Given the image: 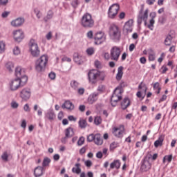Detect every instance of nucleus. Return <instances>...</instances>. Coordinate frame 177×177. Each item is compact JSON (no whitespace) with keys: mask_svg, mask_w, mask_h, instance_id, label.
<instances>
[{"mask_svg":"<svg viewBox=\"0 0 177 177\" xmlns=\"http://www.w3.org/2000/svg\"><path fill=\"white\" fill-rule=\"evenodd\" d=\"M88 77L90 84H94L98 81H104V78H106V72L93 69L88 73Z\"/></svg>","mask_w":177,"mask_h":177,"instance_id":"nucleus-1","label":"nucleus"},{"mask_svg":"<svg viewBox=\"0 0 177 177\" xmlns=\"http://www.w3.org/2000/svg\"><path fill=\"white\" fill-rule=\"evenodd\" d=\"M80 24L84 28H92L95 26V19L89 13H86L81 19Z\"/></svg>","mask_w":177,"mask_h":177,"instance_id":"nucleus-2","label":"nucleus"},{"mask_svg":"<svg viewBox=\"0 0 177 177\" xmlns=\"http://www.w3.org/2000/svg\"><path fill=\"white\" fill-rule=\"evenodd\" d=\"M109 35L111 39L120 41L121 38V29L115 24H111L109 28Z\"/></svg>","mask_w":177,"mask_h":177,"instance_id":"nucleus-3","label":"nucleus"},{"mask_svg":"<svg viewBox=\"0 0 177 177\" xmlns=\"http://www.w3.org/2000/svg\"><path fill=\"white\" fill-rule=\"evenodd\" d=\"M48 56L47 55H42L39 57L35 63V68L37 71L41 73V71H44L46 67V64H48Z\"/></svg>","mask_w":177,"mask_h":177,"instance_id":"nucleus-4","label":"nucleus"},{"mask_svg":"<svg viewBox=\"0 0 177 177\" xmlns=\"http://www.w3.org/2000/svg\"><path fill=\"white\" fill-rule=\"evenodd\" d=\"M29 49L30 54L33 57H39V55H41V50H39L37 41L34 39L30 40Z\"/></svg>","mask_w":177,"mask_h":177,"instance_id":"nucleus-5","label":"nucleus"},{"mask_svg":"<svg viewBox=\"0 0 177 177\" xmlns=\"http://www.w3.org/2000/svg\"><path fill=\"white\" fill-rule=\"evenodd\" d=\"M121 95H122V90L121 88H116L111 98V104L113 107H115L117 106V103L122 99Z\"/></svg>","mask_w":177,"mask_h":177,"instance_id":"nucleus-6","label":"nucleus"},{"mask_svg":"<svg viewBox=\"0 0 177 177\" xmlns=\"http://www.w3.org/2000/svg\"><path fill=\"white\" fill-rule=\"evenodd\" d=\"M112 133L115 138L122 139L125 134V126H124V124H120L118 127H113L112 129Z\"/></svg>","mask_w":177,"mask_h":177,"instance_id":"nucleus-7","label":"nucleus"},{"mask_svg":"<svg viewBox=\"0 0 177 177\" xmlns=\"http://www.w3.org/2000/svg\"><path fill=\"white\" fill-rule=\"evenodd\" d=\"M88 142H94L97 146H102L103 145V138L100 134H90L87 137Z\"/></svg>","mask_w":177,"mask_h":177,"instance_id":"nucleus-8","label":"nucleus"},{"mask_svg":"<svg viewBox=\"0 0 177 177\" xmlns=\"http://www.w3.org/2000/svg\"><path fill=\"white\" fill-rule=\"evenodd\" d=\"M121 48L118 46H113L111 48L110 50V55L111 60H114L115 62H118V59H120V56L121 55Z\"/></svg>","mask_w":177,"mask_h":177,"instance_id":"nucleus-9","label":"nucleus"},{"mask_svg":"<svg viewBox=\"0 0 177 177\" xmlns=\"http://www.w3.org/2000/svg\"><path fill=\"white\" fill-rule=\"evenodd\" d=\"M120 10V5L115 3L109 7L108 11V17L109 19H115L117 15H118V11Z\"/></svg>","mask_w":177,"mask_h":177,"instance_id":"nucleus-10","label":"nucleus"},{"mask_svg":"<svg viewBox=\"0 0 177 177\" xmlns=\"http://www.w3.org/2000/svg\"><path fill=\"white\" fill-rule=\"evenodd\" d=\"M31 88H24L19 92V97L24 101V102H28V100H30L31 97Z\"/></svg>","mask_w":177,"mask_h":177,"instance_id":"nucleus-11","label":"nucleus"},{"mask_svg":"<svg viewBox=\"0 0 177 177\" xmlns=\"http://www.w3.org/2000/svg\"><path fill=\"white\" fill-rule=\"evenodd\" d=\"M94 41L95 45H100L106 41V35L103 32H97L94 35Z\"/></svg>","mask_w":177,"mask_h":177,"instance_id":"nucleus-12","label":"nucleus"},{"mask_svg":"<svg viewBox=\"0 0 177 177\" xmlns=\"http://www.w3.org/2000/svg\"><path fill=\"white\" fill-rule=\"evenodd\" d=\"M148 17H149V10H145L144 13L142 11H140L138 17L137 21L139 24H142V22L144 21L145 25L147 26Z\"/></svg>","mask_w":177,"mask_h":177,"instance_id":"nucleus-13","label":"nucleus"},{"mask_svg":"<svg viewBox=\"0 0 177 177\" xmlns=\"http://www.w3.org/2000/svg\"><path fill=\"white\" fill-rule=\"evenodd\" d=\"M9 86L10 91H17V89L21 88V80L18 78L15 79L10 82Z\"/></svg>","mask_w":177,"mask_h":177,"instance_id":"nucleus-14","label":"nucleus"},{"mask_svg":"<svg viewBox=\"0 0 177 177\" xmlns=\"http://www.w3.org/2000/svg\"><path fill=\"white\" fill-rule=\"evenodd\" d=\"M12 34L16 42H21L24 39V32L21 30H14Z\"/></svg>","mask_w":177,"mask_h":177,"instance_id":"nucleus-15","label":"nucleus"},{"mask_svg":"<svg viewBox=\"0 0 177 177\" xmlns=\"http://www.w3.org/2000/svg\"><path fill=\"white\" fill-rule=\"evenodd\" d=\"M133 26V20L130 19L127 21L123 27V32L126 34L129 32H132V27Z\"/></svg>","mask_w":177,"mask_h":177,"instance_id":"nucleus-16","label":"nucleus"},{"mask_svg":"<svg viewBox=\"0 0 177 177\" xmlns=\"http://www.w3.org/2000/svg\"><path fill=\"white\" fill-rule=\"evenodd\" d=\"M142 172H147V171H150L151 169V164L149 160H144L141 167H140Z\"/></svg>","mask_w":177,"mask_h":177,"instance_id":"nucleus-17","label":"nucleus"},{"mask_svg":"<svg viewBox=\"0 0 177 177\" xmlns=\"http://www.w3.org/2000/svg\"><path fill=\"white\" fill-rule=\"evenodd\" d=\"M73 60L77 64H82L85 60V58L78 53H75L73 55Z\"/></svg>","mask_w":177,"mask_h":177,"instance_id":"nucleus-18","label":"nucleus"},{"mask_svg":"<svg viewBox=\"0 0 177 177\" xmlns=\"http://www.w3.org/2000/svg\"><path fill=\"white\" fill-rule=\"evenodd\" d=\"M44 172H45L44 167L39 166L35 169L34 175L35 177H40L44 175Z\"/></svg>","mask_w":177,"mask_h":177,"instance_id":"nucleus-19","label":"nucleus"},{"mask_svg":"<svg viewBox=\"0 0 177 177\" xmlns=\"http://www.w3.org/2000/svg\"><path fill=\"white\" fill-rule=\"evenodd\" d=\"M157 16V14H156L155 12L150 13V17H152L151 19L149 21V24L147 25V27L149 28V30H153V28H154V17Z\"/></svg>","mask_w":177,"mask_h":177,"instance_id":"nucleus-20","label":"nucleus"},{"mask_svg":"<svg viewBox=\"0 0 177 177\" xmlns=\"http://www.w3.org/2000/svg\"><path fill=\"white\" fill-rule=\"evenodd\" d=\"M110 169H120L121 167V160H115L110 164Z\"/></svg>","mask_w":177,"mask_h":177,"instance_id":"nucleus-21","label":"nucleus"},{"mask_svg":"<svg viewBox=\"0 0 177 177\" xmlns=\"http://www.w3.org/2000/svg\"><path fill=\"white\" fill-rule=\"evenodd\" d=\"M23 23H24V19L17 18L11 21V26H12V27H20Z\"/></svg>","mask_w":177,"mask_h":177,"instance_id":"nucleus-22","label":"nucleus"},{"mask_svg":"<svg viewBox=\"0 0 177 177\" xmlns=\"http://www.w3.org/2000/svg\"><path fill=\"white\" fill-rule=\"evenodd\" d=\"M165 139V136H160L157 140L154 142V146L157 149L158 147L162 146V143L164 142V140Z\"/></svg>","mask_w":177,"mask_h":177,"instance_id":"nucleus-23","label":"nucleus"},{"mask_svg":"<svg viewBox=\"0 0 177 177\" xmlns=\"http://www.w3.org/2000/svg\"><path fill=\"white\" fill-rule=\"evenodd\" d=\"M131 106V101L129 100V98L126 97L124 98L122 103H121V107L123 110H126V109H128Z\"/></svg>","mask_w":177,"mask_h":177,"instance_id":"nucleus-24","label":"nucleus"},{"mask_svg":"<svg viewBox=\"0 0 177 177\" xmlns=\"http://www.w3.org/2000/svg\"><path fill=\"white\" fill-rule=\"evenodd\" d=\"M46 118L49 120V121H53L56 118V115L53 110H50L46 113Z\"/></svg>","mask_w":177,"mask_h":177,"instance_id":"nucleus-25","label":"nucleus"},{"mask_svg":"<svg viewBox=\"0 0 177 177\" xmlns=\"http://www.w3.org/2000/svg\"><path fill=\"white\" fill-rule=\"evenodd\" d=\"M97 96H99V93H93L88 97V102L90 104H93V103H95V102L97 100Z\"/></svg>","mask_w":177,"mask_h":177,"instance_id":"nucleus-26","label":"nucleus"},{"mask_svg":"<svg viewBox=\"0 0 177 177\" xmlns=\"http://www.w3.org/2000/svg\"><path fill=\"white\" fill-rule=\"evenodd\" d=\"M62 109H66L67 110H74V104L70 101H66L62 105Z\"/></svg>","mask_w":177,"mask_h":177,"instance_id":"nucleus-27","label":"nucleus"},{"mask_svg":"<svg viewBox=\"0 0 177 177\" xmlns=\"http://www.w3.org/2000/svg\"><path fill=\"white\" fill-rule=\"evenodd\" d=\"M122 75H124V67L119 66L118 68V73L116 74L117 81H121V78H122Z\"/></svg>","mask_w":177,"mask_h":177,"instance_id":"nucleus-28","label":"nucleus"},{"mask_svg":"<svg viewBox=\"0 0 177 177\" xmlns=\"http://www.w3.org/2000/svg\"><path fill=\"white\" fill-rule=\"evenodd\" d=\"M15 75L17 78L23 77V75H25L24 70L22 69L21 67L17 66L15 69Z\"/></svg>","mask_w":177,"mask_h":177,"instance_id":"nucleus-29","label":"nucleus"},{"mask_svg":"<svg viewBox=\"0 0 177 177\" xmlns=\"http://www.w3.org/2000/svg\"><path fill=\"white\" fill-rule=\"evenodd\" d=\"M65 136L66 138H73L74 136V129L71 127H68L65 130Z\"/></svg>","mask_w":177,"mask_h":177,"instance_id":"nucleus-30","label":"nucleus"},{"mask_svg":"<svg viewBox=\"0 0 177 177\" xmlns=\"http://www.w3.org/2000/svg\"><path fill=\"white\" fill-rule=\"evenodd\" d=\"M148 59L149 62H154L156 60V53L153 50H149L148 51Z\"/></svg>","mask_w":177,"mask_h":177,"instance_id":"nucleus-31","label":"nucleus"},{"mask_svg":"<svg viewBox=\"0 0 177 177\" xmlns=\"http://www.w3.org/2000/svg\"><path fill=\"white\" fill-rule=\"evenodd\" d=\"M75 167H73L72 172H73V174H77V175L81 174V164L76 163Z\"/></svg>","mask_w":177,"mask_h":177,"instance_id":"nucleus-32","label":"nucleus"},{"mask_svg":"<svg viewBox=\"0 0 177 177\" xmlns=\"http://www.w3.org/2000/svg\"><path fill=\"white\" fill-rule=\"evenodd\" d=\"M139 91H142L144 93H146L147 92V86L146 84L143 82H141L138 86Z\"/></svg>","mask_w":177,"mask_h":177,"instance_id":"nucleus-33","label":"nucleus"},{"mask_svg":"<svg viewBox=\"0 0 177 177\" xmlns=\"http://www.w3.org/2000/svg\"><path fill=\"white\" fill-rule=\"evenodd\" d=\"M153 90L155 91L156 95H160V93L161 92V86H160V83L156 82L153 84Z\"/></svg>","mask_w":177,"mask_h":177,"instance_id":"nucleus-34","label":"nucleus"},{"mask_svg":"<svg viewBox=\"0 0 177 177\" xmlns=\"http://www.w3.org/2000/svg\"><path fill=\"white\" fill-rule=\"evenodd\" d=\"M174 37L171 35H168L165 40V44L167 46H170L171 44H172V39Z\"/></svg>","mask_w":177,"mask_h":177,"instance_id":"nucleus-35","label":"nucleus"},{"mask_svg":"<svg viewBox=\"0 0 177 177\" xmlns=\"http://www.w3.org/2000/svg\"><path fill=\"white\" fill-rule=\"evenodd\" d=\"M86 125H88V123L86 122V120L85 119H80L79 121V127L84 129L86 128Z\"/></svg>","mask_w":177,"mask_h":177,"instance_id":"nucleus-36","label":"nucleus"},{"mask_svg":"<svg viewBox=\"0 0 177 177\" xmlns=\"http://www.w3.org/2000/svg\"><path fill=\"white\" fill-rule=\"evenodd\" d=\"M21 81V86H24L26 84H27L28 77L26 76V75H24L23 76H21V77L19 78Z\"/></svg>","mask_w":177,"mask_h":177,"instance_id":"nucleus-37","label":"nucleus"},{"mask_svg":"<svg viewBox=\"0 0 177 177\" xmlns=\"http://www.w3.org/2000/svg\"><path fill=\"white\" fill-rule=\"evenodd\" d=\"M117 147H120V144L115 141L113 142L110 145V150L111 151H114Z\"/></svg>","mask_w":177,"mask_h":177,"instance_id":"nucleus-38","label":"nucleus"},{"mask_svg":"<svg viewBox=\"0 0 177 177\" xmlns=\"http://www.w3.org/2000/svg\"><path fill=\"white\" fill-rule=\"evenodd\" d=\"M49 164H50V158H44L43 162H42V167L43 168L44 167H49Z\"/></svg>","mask_w":177,"mask_h":177,"instance_id":"nucleus-39","label":"nucleus"},{"mask_svg":"<svg viewBox=\"0 0 177 177\" xmlns=\"http://www.w3.org/2000/svg\"><path fill=\"white\" fill-rule=\"evenodd\" d=\"M71 86L73 89H78V86H80V83L75 80H72L71 82Z\"/></svg>","mask_w":177,"mask_h":177,"instance_id":"nucleus-40","label":"nucleus"},{"mask_svg":"<svg viewBox=\"0 0 177 177\" xmlns=\"http://www.w3.org/2000/svg\"><path fill=\"white\" fill-rule=\"evenodd\" d=\"M172 154L170 155H166L164 158H163V164H165V161H168V162H171L172 161Z\"/></svg>","mask_w":177,"mask_h":177,"instance_id":"nucleus-41","label":"nucleus"},{"mask_svg":"<svg viewBox=\"0 0 177 177\" xmlns=\"http://www.w3.org/2000/svg\"><path fill=\"white\" fill-rule=\"evenodd\" d=\"M52 17H53V12L52 10H49L48 12L47 16L44 17V21H48L50 20V19H52Z\"/></svg>","mask_w":177,"mask_h":177,"instance_id":"nucleus-42","label":"nucleus"},{"mask_svg":"<svg viewBox=\"0 0 177 177\" xmlns=\"http://www.w3.org/2000/svg\"><path fill=\"white\" fill-rule=\"evenodd\" d=\"M94 123L95 125H100L102 124V118L100 116H96L94 119Z\"/></svg>","mask_w":177,"mask_h":177,"instance_id":"nucleus-43","label":"nucleus"},{"mask_svg":"<svg viewBox=\"0 0 177 177\" xmlns=\"http://www.w3.org/2000/svg\"><path fill=\"white\" fill-rule=\"evenodd\" d=\"M86 53L88 56H92L95 53V48L93 47L87 48Z\"/></svg>","mask_w":177,"mask_h":177,"instance_id":"nucleus-44","label":"nucleus"},{"mask_svg":"<svg viewBox=\"0 0 177 177\" xmlns=\"http://www.w3.org/2000/svg\"><path fill=\"white\" fill-rule=\"evenodd\" d=\"M14 67L15 66H13V64L12 62H8L6 64V68H7V70H8V71H12Z\"/></svg>","mask_w":177,"mask_h":177,"instance_id":"nucleus-45","label":"nucleus"},{"mask_svg":"<svg viewBox=\"0 0 177 177\" xmlns=\"http://www.w3.org/2000/svg\"><path fill=\"white\" fill-rule=\"evenodd\" d=\"M6 46V44H5V42L0 41V53H3L5 52V48Z\"/></svg>","mask_w":177,"mask_h":177,"instance_id":"nucleus-46","label":"nucleus"},{"mask_svg":"<svg viewBox=\"0 0 177 177\" xmlns=\"http://www.w3.org/2000/svg\"><path fill=\"white\" fill-rule=\"evenodd\" d=\"M1 158L3 161H5L6 162H8V158H9V155H8V152H4L1 155Z\"/></svg>","mask_w":177,"mask_h":177,"instance_id":"nucleus-47","label":"nucleus"},{"mask_svg":"<svg viewBox=\"0 0 177 177\" xmlns=\"http://www.w3.org/2000/svg\"><path fill=\"white\" fill-rule=\"evenodd\" d=\"M85 143V138L84 137H80L77 141V145L78 146H82Z\"/></svg>","mask_w":177,"mask_h":177,"instance_id":"nucleus-48","label":"nucleus"},{"mask_svg":"<svg viewBox=\"0 0 177 177\" xmlns=\"http://www.w3.org/2000/svg\"><path fill=\"white\" fill-rule=\"evenodd\" d=\"M35 13L37 19H41V17L42 16V13H41V11H39V10H38V8L35 9Z\"/></svg>","mask_w":177,"mask_h":177,"instance_id":"nucleus-49","label":"nucleus"},{"mask_svg":"<svg viewBox=\"0 0 177 177\" xmlns=\"http://www.w3.org/2000/svg\"><path fill=\"white\" fill-rule=\"evenodd\" d=\"M168 71V68L165 66H162L160 70L161 74H165Z\"/></svg>","mask_w":177,"mask_h":177,"instance_id":"nucleus-50","label":"nucleus"},{"mask_svg":"<svg viewBox=\"0 0 177 177\" xmlns=\"http://www.w3.org/2000/svg\"><path fill=\"white\" fill-rule=\"evenodd\" d=\"M167 95L163 94L162 97L160 98L158 103H162V102H165V100H167Z\"/></svg>","mask_w":177,"mask_h":177,"instance_id":"nucleus-51","label":"nucleus"},{"mask_svg":"<svg viewBox=\"0 0 177 177\" xmlns=\"http://www.w3.org/2000/svg\"><path fill=\"white\" fill-rule=\"evenodd\" d=\"M13 53L15 55H20V48H19V47H17V46L14 48Z\"/></svg>","mask_w":177,"mask_h":177,"instance_id":"nucleus-52","label":"nucleus"},{"mask_svg":"<svg viewBox=\"0 0 177 177\" xmlns=\"http://www.w3.org/2000/svg\"><path fill=\"white\" fill-rule=\"evenodd\" d=\"M136 96L138 97V99H140V100H143V99H145V96L142 95V91H140L137 92Z\"/></svg>","mask_w":177,"mask_h":177,"instance_id":"nucleus-53","label":"nucleus"},{"mask_svg":"<svg viewBox=\"0 0 177 177\" xmlns=\"http://www.w3.org/2000/svg\"><path fill=\"white\" fill-rule=\"evenodd\" d=\"M164 57H165V54L164 53H162L160 55V57L158 59V63H160V64L162 63V60H164Z\"/></svg>","mask_w":177,"mask_h":177,"instance_id":"nucleus-54","label":"nucleus"},{"mask_svg":"<svg viewBox=\"0 0 177 177\" xmlns=\"http://www.w3.org/2000/svg\"><path fill=\"white\" fill-rule=\"evenodd\" d=\"M53 33L52 32H48V34L46 35V38L48 41H50L52 39Z\"/></svg>","mask_w":177,"mask_h":177,"instance_id":"nucleus-55","label":"nucleus"},{"mask_svg":"<svg viewBox=\"0 0 177 177\" xmlns=\"http://www.w3.org/2000/svg\"><path fill=\"white\" fill-rule=\"evenodd\" d=\"M87 37H88L90 39H92L93 38V32L92 30H89L87 34Z\"/></svg>","mask_w":177,"mask_h":177,"instance_id":"nucleus-56","label":"nucleus"},{"mask_svg":"<svg viewBox=\"0 0 177 177\" xmlns=\"http://www.w3.org/2000/svg\"><path fill=\"white\" fill-rule=\"evenodd\" d=\"M11 106L12 107V109H17V107H19V103L13 101L11 102Z\"/></svg>","mask_w":177,"mask_h":177,"instance_id":"nucleus-57","label":"nucleus"},{"mask_svg":"<svg viewBox=\"0 0 177 177\" xmlns=\"http://www.w3.org/2000/svg\"><path fill=\"white\" fill-rule=\"evenodd\" d=\"M77 93L79 95H84L85 93V88H80L77 89Z\"/></svg>","mask_w":177,"mask_h":177,"instance_id":"nucleus-58","label":"nucleus"},{"mask_svg":"<svg viewBox=\"0 0 177 177\" xmlns=\"http://www.w3.org/2000/svg\"><path fill=\"white\" fill-rule=\"evenodd\" d=\"M62 62H67L68 63H71V58L68 57L66 56H64L62 59Z\"/></svg>","mask_w":177,"mask_h":177,"instance_id":"nucleus-59","label":"nucleus"},{"mask_svg":"<svg viewBox=\"0 0 177 177\" xmlns=\"http://www.w3.org/2000/svg\"><path fill=\"white\" fill-rule=\"evenodd\" d=\"M71 6L73 8H77V6H78V0H73L71 3Z\"/></svg>","mask_w":177,"mask_h":177,"instance_id":"nucleus-60","label":"nucleus"},{"mask_svg":"<svg viewBox=\"0 0 177 177\" xmlns=\"http://www.w3.org/2000/svg\"><path fill=\"white\" fill-rule=\"evenodd\" d=\"M95 66L96 67V68H100V67H102V64L100 63V62L96 60L95 62Z\"/></svg>","mask_w":177,"mask_h":177,"instance_id":"nucleus-61","label":"nucleus"},{"mask_svg":"<svg viewBox=\"0 0 177 177\" xmlns=\"http://www.w3.org/2000/svg\"><path fill=\"white\" fill-rule=\"evenodd\" d=\"M140 62L141 64H146V62H147V59H146V57H142L140 59Z\"/></svg>","mask_w":177,"mask_h":177,"instance_id":"nucleus-62","label":"nucleus"},{"mask_svg":"<svg viewBox=\"0 0 177 177\" xmlns=\"http://www.w3.org/2000/svg\"><path fill=\"white\" fill-rule=\"evenodd\" d=\"M48 77L50 80H55V78H56V74L52 72L48 75Z\"/></svg>","mask_w":177,"mask_h":177,"instance_id":"nucleus-63","label":"nucleus"},{"mask_svg":"<svg viewBox=\"0 0 177 177\" xmlns=\"http://www.w3.org/2000/svg\"><path fill=\"white\" fill-rule=\"evenodd\" d=\"M146 2L147 5H154L156 0H147Z\"/></svg>","mask_w":177,"mask_h":177,"instance_id":"nucleus-64","label":"nucleus"}]
</instances>
